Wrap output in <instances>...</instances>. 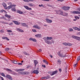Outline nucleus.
Wrapping results in <instances>:
<instances>
[{"label":"nucleus","mask_w":80,"mask_h":80,"mask_svg":"<svg viewBox=\"0 0 80 80\" xmlns=\"http://www.w3.org/2000/svg\"><path fill=\"white\" fill-rule=\"evenodd\" d=\"M58 54L60 57H62L63 58L64 57H67V53L63 54V52L62 51H60L58 52Z\"/></svg>","instance_id":"obj_1"},{"label":"nucleus","mask_w":80,"mask_h":80,"mask_svg":"<svg viewBox=\"0 0 80 80\" xmlns=\"http://www.w3.org/2000/svg\"><path fill=\"white\" fill-rule=\"evenodd\" d=\"M72 38H74V39H76V40H78V41H80V37H78V36H72Z\"/></svg>","instance_id":"obj_2"},{"label":"nucleus","mask_w":80,"mask_h":80,"mask_svg":"<svg viewBox=\"0 0 80 80\" xmlns=\"http://www.w3.org/2000/svg\"><path fill=\"white\" fill-rule=\"evenodd\" d=\"M13 7H16V5H15V4H13L7 7H6V9H7V10H9V9H10V8H12Z\"/></svg>","instance_id":"obj_3"},{"label":"nucleus","mask_w":80,"mask_h":80,"mask_svg":"<svg viewBox=\"0 0 80 80\" xmlns=\"http://www.w3.org/2000/svg\"><path fill=\"white\" fill-rule=\"evenodd\" d=\"M46 38H47L46 37L44 38V40H45V42L46 43H47V44H52V42L50 41H48V40H46Z\"/></svg>","instance_id":"obj_4"},{"label":"nucleus","mask_w":80,"mask_h":80,"mask_svg":"<svg viewBox=\"0 0 80 80\" xmlns=\"http://www.w3.org/2000/svg\"><path fill=\"white\" fill-rule=\"evenodd\" d=\"M62 8L63 10H68L70 8V7H66V6H63Z\"/></svg>","instance_id":"obj_5"},{"label":"nucleus","mask_w":80,"mask_h":80,"mask_svg":"<svg viewBox=\"0 0 80 80\" xmlns=\"http://www.w3.org/2000/svg\"><path fill=\"white\" fill-rule=\"evenodd\" d=\"M20 73L21 75H27L29 73V72H20Z\"/></svg>","instance_id":"obj_6"},{"label":"nucleus","mask_w":80,"mask_h":80,"mask_svg":"<svg viewBox=\"0 0 80 80\" xmlns=\"http://www.w3.org/2000/svg\"><path fill=\"white\" fill-rule=\"evenodd\" d=\"M57 72H58V71L57 70L53 72H52L50 73V75H51V76L54 75L56 74Z\"/></svg>","instance_id":"obj_7"},{"label":"nucleus","mask_w":80,"mask_h":80,"mask_svg":"<svg viewBox=\"0 0 80 80\" xmlns=\"http://www.w3.org/2000/svg\"><path fill=\"white\" fill-rule=\"evenodd\" d=\"M46 20L47 22L48 23H52V20H50L49 19L46 18Z\"/></svg>","instance_id":"obj_8"},{"label":"nucleus","mask_w":80,"mask_h":80,"mask_svg":"<svg viewBox=\"0 0 80 80\" xmlns=\"http://www.w3.org/2000/svg\"><path fill=\"white\" fill-rule=\"evenodd\" d=\"M33 28H36L37 29H40L41 28V27L38 26V25H35L33 26Z\"/></svg>","instance_id":"obj_9"},{"label":"nucleus","mask_w":80,"mask_h":80,"mask_svg":"<svg viewBox=\"0 0 80 80\" xmlns=\"http://www.w3.org/2000/svg\"><path fill=\"white\" fill-rule=\"evenodd\" d=\"M6 78H8V79H9L10 80H13V79H12V78L10 76V75H7L6 76Z\"/></svg>","instance_id":"obj_10"},{"label":"nucleus","mask_w":80,"mask_h":80,"mask_svg":"<svg viewBox=\"0 0 80 80\" xmlns=\"http://www.w3.org/2000/svg\"><path fill=\"white\" fill-rule=\"evenodd\" d=\"M39 73V71L37 70H34L32 72V73H35L36 74H38Z\"/></svg>","instance_id":"obj_11"},{"label":"nucleus","mask_w":80,"mask_h":80,"mask_svg":"<svg viewBox=\"0 0 80 80\" xmlns=\"http://www.w3.org/2000/svg\"><path fill=\"white\" fill-rule=\"evenodd\" d=\"M24 8H26V10H32V8H29L28 6H24Z\"/></svg>","instance_id":"obj_12"},{"label":"nucleus","mask_w":80,"mask_h":80,"mask_svg":"<svg viewBox=\"0 0 80 80\" xmlns=\"http://www.w3.org/2000/svg\"><path fill=\"white\" fill-rule=\"evenodd\" d=\"M17 12L18 13H19V14H21V15L23 14V12H22V11H20V10H17Z\"/></svg>","instance_id":"obj_13"},{"label":"nucleus","mask_w":80,"mask_h":80,"mask_svg":"<svg viewBox=\"0 0 80 80\" xmlns=\"http://www.w3.org/2000/svg\"><path fill=\"white\" fill-rule=\"evenodd\" d=\"M28 5L29 7H33L35 6V5L31 2H30L28 3Z\"/></svg>","instance_id":"obj_14"},{"label":"nucleus","mask_w":80,"mask_h":80,"mask_svg":"<svg viewBox=\"0 0 80 80\" xmlns=\"http://www.w3.org/2000/svg\"><path fill=\"white\" fill-rule=\"evenodd\" d=\"M35 37H37V38H41L42 37V34H36L35 35Z\"/></svg>","instance_id":"obj_15"},{"label":"nucleus","mask_w":80,"mask_h":80,"mask_svg":"<svg viewBox=\"0 0 80 80\" xmlns=\"http://www.w3.org/2000/svg\"><path fill=\"white\" fill-rule=\"evenodd\" d=\"M12 22H14L15 24H16V25H20V23L19 22H18L15 21H12Z\"/></svg>","instance_id":"obj_16"},{"label":"nucleus","mask_w":80,"mask_h":80,"mask_svg":"<svg viewBox=\"0 0 80 80\" xmlns=\"http://www.w3.org/2000/svg\"><path fill=\"white\" fill-rule=\"evenodd\" d=\"M73 29L75 30H78V31H80V28H78L77 27H74L73 28Z\"/></svg>","instance_id":"obj_17"},{"label":"nucleus","mask_w":80,"mask_h":80,"mask_svg":"<svg viewBox=\"0 0 80 80\" xmlns=\"http://www.w3.org/2000/svg\"><path fill=\"white\" fill-rule=\"evenodd\" d=\"M16 30L18 32H23V30H22L20 28H17Z\"/></svg>","instance_id":"obj_18"},{"label":"nucleus","mask_w":80,"mask_h":80,"mask_svg":"<svg viewBox=\"0 0 80 80\" xmlns=\"http://www.w3.org/2000/svg\"><path fill=\"white\" fill-rule=\"evenodd\" d=\"M2 5H3V7H4V8L5 9H6V8H7V4H6V3H5L3 2L2 4Z\"/></svg>","instance_id":"obj_19"},{"label":"nucleus","mask_w":80,"mask_h":80,"mask_svg":"<svg viewBox=\"0 0 80 80\" xmlns=\"http://www.w3.org/2000/svg\"><path fill=\"white\" fill-rule=\"evenodd\" d=\"M73 13H74L75 14H80V12L74 11L73 12Z\"/></svg>","instance_id":"obj_20"},{"label":"nucleus","mask_w":80,"mask_h":80,"mask_svg":"<svg viewBox=\"0 0 80 80\" xmlns=\"http://www.w3.org/2000/svg\"><path fill=\"white\" fill-rule=\"evenodd\" d=\"M47 40H52L53 39V38L52 37H47Z\"/></svg>","instance_id":"obj_21"},{"label":"nucleus","mask_w":80,"mask_h":80,"mask_svg":"<svg viewBox=\"0 0 80 80\" xmlns=\"http://www.w3.org/2000/svg\"><path fill=\"white\" fill-rule=\"evenodd\" d=\"M25 69H19L17 70V72H22V71H24Z\"/></svg>","instance_id":"obj_22"},{"label":"nucleus","mask_w":80,"mask_h":80,"mask_svg":"<svg viewBox=\"0 0 80 80\" xmlns=\"http://www.w3.org/2000/svg\"><path fill=\"white\" fill-rule=\"evenodd\" d=\"M34 63H35L34 65L35 67L37 66V65L38 63V61L36 60H34Z\"/></svg>","instance_id":"obj_23"},{"label":"nucleus","mask_w":80,"mask_h":80,"mask_svg":"<svg viewBox=\"0 0 80 80\" xmlns=\"http://www.w3.org/2000/svg\"><path fill=\"white\" fill-rule=\"evenodd\" d=\"M21 25H22V26H24V27H28V26H27L25 23H21Z\"/></svg>","instance_id":"obj_24"},{"label":"nucleus","mask_w":80,"mask_h":80,"mask_svg":"<svg viewBox=\"0 0 80 80\" xmlns=\"http://www.w3.org/2000/svg\"><path fill=\"white\" fill-rule=\"evenodd\" d=\"M15 7H13L11 9V10H12V11H13V12H15L16 11V9H15Z\"/></svg>","instance_id":"obj_25"},{"label":"nucleus","mask_w":80,"mask_h":80,"mask_svg":"<svg viewBox=\"0 0 80 80\" xmlns=\"http://www.w3.org/2000/svg\"><path fill=\"white\" fill-rule=\"evenodd\" d=\"M5 17H7V18H11V16L8 15V14L5 15Z\"/></svg>","instance_id":"obj_26"},{"label":"nucleus","mask_w":80,"mask_h":80,"mask_svg":"<svg viewBox=\"0 0 80 80\" xmlns=\"http://www.w3.org/2000/svg\"><path fill=\"white\" fill-rule=\"evenodd\" d=\"M60 10H55V12L56 13V14H59V13H60Z\"/></svg>","instance_id":"obj_27"},{"label":"nucleus","mask_w":80,"mask_h":80,"mask_svg":"<svg viewBox=\"0 0 80 80\" xmlns=\"http://www.w3.org/2000/svg\"><path fill=\"white\" fill-rule=\"evenodd\" d=\"M60 15H63V12L62 11H61V10H60V11L59 12V13Z\"/></svg>","instance_id":"obj_28"},{"label":"nucleus","mask_w":80,"mask_h":80,"mask_svg":"<svg viewBox=\"0 0 80 80\" xmlns=\"http://www.w3.org/2000/svg\"><path fill=\"white\" fill-rule=\"evenodd\" d=\"M12 63H13L17 64V61H16L15 60H13L12 61Z\"/></svg>","instance_id":"obj_29"},{"label":"nucleus","mask_w":80,"mask_h":80,"mask_svg":"<svg viewBox=\"0 0 80 80\" xmlns=\"http://www.w3.org/2000/svg\"><path fill=\"white\" fill-rule=\"evenodd\" d=\"M43 62H44V63H46L47 65H48V62L45 60H43Z\"/></svg>","instance_id":"obj_30"},{"label":"nucleus","mask_w":80,"mask_h":80,"mask_svg":"<svg viewBox=\"0 0 80 80\" xmlns=\"http://www.w3.org/2000/svg\"><path fill=\"white\" fill-rule=\"evenodd\" d=\"M23 53H24V54H25L26 55H30V54H29L25 52H23Z\"/></svg>","instance_id":"obj_31"},{"label":"nucleus","mask_w":80,"mask_h":80,"mask_svg":"<svg viewBox=\"0 0 80 80\" xmlns=\"http://www.w3.org/2000/svg\"><path fill=\"white\" fill-rule=\"evenodd\" d=\"M62 44L64 45H65V46H68V43H66V42H63L62 43Z\"/></svg>","instance_id":"obj_32"},{"label":"nucleus","mask_w":80,"mask_h":80,"mask_svg":"<svg viewBox=\"0 0 80 80\" xmlns=\"http://www.w3.org/2000/svg\"><path fill=\"white\" fill-rule=\"evenodd\" d=\"M63 15V16H68V13H64Z\"/></svg>","instance_id":"obj_33"},{"label":"nucleus","mask_w":80,"mask_h":80,"mask_svg":"<svg viewBox=\"0 0 80 80\" xmlns=\"http://www.w3.org/2000/svg\"><path fill=\"white\" fill-rule=\"evenodd\" d=\"M73 30L72 28H70L69 29V32H73Z\"/></svg>","instance_id":"obj_34"},{"label":"nucleus","mask_w":80,"mask_h":80,"mask_svg":"<svg viewBox=\"0 0 80 80\" xmlns=\"http://www.w3.org/2000/svg\"><path fill=\"white\" fill-rule=\"evenodd\" d=\"M7 70L8 71H9V72H12V70L10 69L7 68Z\"/></svg>","instance_id":"obj_35"},{"label":"nucleus","mask_w":80,"mask_h":80,"mask_svg":"<svg viewBox=\"0 0 80 80\" xmlns=\"http://www.w3.org/2000/svg\"><path fill=\"white\" fill-rule=\"evenodd\" d=\"M72 44L70 43H68V46H72Z\"/></svg>","instance_id":"obj_36"},{"label":"nucleus","mask_w":80,"mask_h":80,"mask_svg":"<svg viewBox=\"0 0 80 80\" xmlns=\"http://www.w3.org/2000/svg\"><path fill=\"white\" fill-rule=\"evenodd\" d=\"M58 63H59V64H61V60H60L58 59Z\"/></svg>","instance_id":"obj_37"},{"label":"nucleus","mask_w":80,"mask_h":80,"mask_svg":"<svg viewBox=\"0 0 80 80\" xmlns=\"http://www.w3.org/2000/svg\"><path fill=\"white\" fill-rule=\"evenodd\" d=\"M45 77V79H48V78H50V76H47L46 77Z\"/></svg>","instance_id":"obj_38"},{"label":"nucleus","mask_w":80,"mask_h":80,"mask_svg":"<svg viewBox=\"0 0 80 80\" xmlns=\"http://www.w3.org/2000/svg\"><path fill=\"white\" fill-rule=\"evenodd\" d=\"M32 32H37V31L36 30H35V29H33L32 30Z\"/></svg>","instance_id":"obj_39"},{"label":"nucleus","mask_w":80,"mask_h":80,"mask_svg":"<svg viewBox=\"0 0 80 80\" xmlns=\"http://www.w3.org/2000/svg\"><path fill=\"white\" fill-rule=\"evenodd\" d=\"M80 60V56H78V58H77L78 62V61H79V60Z\"/></svg>","instance_id":"obj_40"},{"label":"nucleus","mask_w":80,"mask_h":80,"mask_svg":"<svg viewBox=\"0 0 80 80\" xmlns=\"http://www.w3.org/2000/svg\"><path fill=\"white\" fill-rule=\"evenodd\" d=\"M32 41L33 42H37V40L36 39L33 38Z\"/></svg>","instance_id":"obj_41"},{"label":"nucleus","mask_w":80,"mask_h":80,"mask_svg":"<svg viewBox=\"0 0 80 80\" xmlns=\"http://www.w3.org/2000/svg\"><path fill=\"white\" fill-rule=\"evenodd\" d=\"M75 18L76 19H79L80 18L78 16H75Z\"/></svg>","instance_id":"obj_42"},{"label":"nucleus","mask_w":80,"mask_h":80,"mask_svg":"<svg viewBox=\"0 0 80 80\" xmlns=\"http://www.w3.org/2000/svg\"><path fill=\"white\" fill-rule=\"evenodd\" d=\"M7 32H10L11 33V32H12V30H7Z\"/></svg>","instance_id":"obj_43"},{"label":"nucleus","mask_w":80,"mask_h":80,"mask_svg":"<svg viewBox=\"0 0 80 80\" xmlns=\"http://www.w3.org/2000/svg\"><path fill=\"white\" fill-rule=\"evenodd\" d=\"M23 2H27V3H28V0H23Z\"/></svg>","instance_id":"obj_44"},{"label":"nucleus","mask_w":80,"mask_h":80,"mask_svg":"<svg viewBox=\"0 0 80 80\" xmlns=\"http://www.w3.org/2000/svg\"><path fill=\"white\" fill-rule=\"evenodd\" d=\"M1 75L3 77H5V74L3 73H1Z\"/></svg>","instance_id":"obj_45"},{"label":"nucleus","mask_w":80,"mask_h":80,"mask_svg":"<svg viewBox=\"0 0 80 80\" xmlns=\"http://www.w3.org/2000/svg\"><path fill=\"white\" fill-rule=\"evenodd\" d=\"M8 4L9 5H12V2H9L8 3Z\"/></svg>","instance_id":"obj_46"},{"label":"nucleus","mask_w":80,"mask_h":80,"mask_svg":"<svg viewBox=\"0 0 80 80\" xmlns=\"http://www.w3.org/2000/svg\"><path fill=\"white\" fill-rule=\"evenodd\" d=\"M41 80H44L45 79V77H42V78H41Z\"/></svg>","instance_id":"obj_47"},{"label":"nucleus","mask_w":80,"mask_h":80,"mask_svg":"<svg viewBox=\"0 0 80 80\" xmlns=\"http://www.w3.org/2000/svg\"><path fill=\"white\" fill-rule=\"evenodd\" d=\"M39 7H43V4H41L39 5Z\"/></svg>","instance_id":"obj_48"},{"label":"nucleus","mask_w":80,"mask_h":80,"mask_svg":"<svg viewBox=\"0 0 80 80\" xmlns=\"http://www.w3.org/2000/svg\"><path fill=\"white\" fill-rule=\"evenodd\" d=\"M0 32L2 33H4V31H3V30H1Z\"/></svg>","instance_id":"obj_49"},{"label":"nucleus","mask_w":80,"mask_h":80,"mask_svg":"<svg viewBox=\"0 0 80 80\" xmlns=\"http://www.w3.org/2000/svg\"><path fill=\"white\" fill-rule=\"evenodd\" d=\"M5 50H6V51H8V50H9V48H6Z\"/></svg>","instance_id":"obj_50"},{"label":"nucleus","mask_w":80,"mask_h":80,"mask_svg":"<svg viewBox=\"0 0 80 80\" xmlns=\"http://www.w3.org/2000/svg\"><path fill=\"white\" fill-rule=\"evenodd\" d=\"M29 40H30L31 41H32L33 40V38H30L29 39Z\"/></svg>","instance_id":"obj_51"},{"label":"nucleus","mask_w":80,"mask_h":80,"mask_svg":"<svg viewBox=\"0 0 80 80\" xmlns=\"http://www.w3.org/2000/svg\"><path fill=\"white\" fill-rule=\"evenodd\" d=\"M0 78H1V79L2 80H4V79H3V78L0 76Z\"/></svg>","instance_id":"obj_52"},{"label":"nucleus","mask_w":80,"mask_h":80,"mask_svg":"<svg viewBox=\"0 0 80 80\" xmlns=\"http://www.w3.org/2000/svg\"><path fill=\"white\" fill-rule=\"evenodd\" d=\"M18 64L19 65H22V63L19 62L18 63Z\"/></svg>","instance_id":"obj_53"},{"label":"nucleus","mask_w":80,"mask_h":80,"mask_svg":"<svg viewBox=\"0 0 80 80\" xmlns=\"http://www.w3.org/2000/svg\"><path fill=\"white\" fill-rule=\"evenodd\" d=\"M42 67H43L44 68H45V67H46L45 65H42Z\"/></svg>","instance_id":"obj_54"},{"label":"nucleus","mask_w":80,"mask_h":80,"mask_svg":"<svg viewBox=\"0 0 80 80\" xmlns=\"http://www.w3.org/2000/svg\"><path fill=\"white\" fill-rule=\"evenodd\" d=\"M5 39H6V40H8H8H9V39H8V38H7V37H6Z\"/></svg>","instance_id":"obj_55"},{"label":"nucleus","mask_w":80,"mask_h":80,"mask_svg":"<svg viewBox=\"0 0 80 80\" xmlns=\"http://www.w3.org/2000/svg\"><path fill=\"white\" fill-rule=\"evenodd\" d=\"M9 25H13V23L12 22L11 23H10L9 24Z\"/></svg>","instance_id":"obj_56"},{"label":"nucleus","mask_w":80,"mask_h":80,"mask_svg":"<svg viewBox=\"0 0 80 80\" xmlns=\"http://www.w3.org/2000/svg\"><path fill=\"white\" fill-rule=\"evenodd\" d=\"M34 0H28V2H33Z\"/></svg>","instance_id":"obj_57"},{"label":"nucleus","mask_w":80,"mask_h":80,"mask_svg":"<svg viewBox=\"0 0 80 80\" xmlns=\"http://www.w3.org/2000/svg\"><path fill=\"white\" fill-rule=\"evenodd\" d=\"M59 71L60 72H62V69H59Z\"/></svg>","instance_id":"obj_58"},{"label":"nucleus","mask_w":80,"mask_h":80,"mask_svg":"<svg viewBox=\"0 0 80 80\" xmlns=\"http://www.w3.org/2000/svg\"><path fill=\"white\" fill-rule=\"evenodd\" d=\"M4 12V10L2 9V10H1V12Z\"/></svg>","instance_id":"obj_59"},{"label":"nucleus","mask_w":80,"mask_h":80,"mask_svg":"<svg viewBox=\"0 0 80 80\" xmlns=\"http://www.w3.org/2000/svg\"><path fill=\"white\" fill-rule=\"evenodd\" d=\"M39 52H42V49H39V50H38Z\"/></svg>","instance_id":"obj_60"},{"label":"nucleus","mask_w":80,"mask_h":80,"mask_svg":"<svg viewBox=\"0 0 80 80\" xmlns=\"http://www.w3.org/2000/svg\"><path fill=\"white\" fill-rule=\"evenodd\" d=\"M6 38V37H3L2 38V39H5Z\"/></svg>","instance_id":"obj_61"},{"label":"nucleus","mask_w":80,"mask_h":80,"mask_svg":"<svg viewBox=\"0 0 80 80\" xmlns=\"http://www.w3.org/2000/svg\"><path fill=\"white\" fill-rule=\"evenodd\" d=\"M50 57H51V58H53V56L52 55H50Z\"/></svg>","instance_id":"obj_62"},{"label":"nucleus","mask_w":80,"mask_h":80,"mask_svg":"<svg viewBox=\"0 0 80 80\" xmlns=\"http://www.w3.org/2000/svg\"><path fill=\"white\" fill-rule=\"evenodd\" d=\"M77 64L76 63V64H75L74 65V67H76V66H77Z\"/></svg>","instance_id":"obj_63"},{"label":"nucleus","mask_w":80,"mask_h":80,"mask_svg":"<svg viewBox=\"0 0 80 80\" xmlns=\"http://www.w3.org/2000/svg\"><path fill=\"white\" fill-rule=\"evenodd\" d=\"M77 80H80V77Z\"/></svg>","instance_id":"obj_64"}]
</instances>
